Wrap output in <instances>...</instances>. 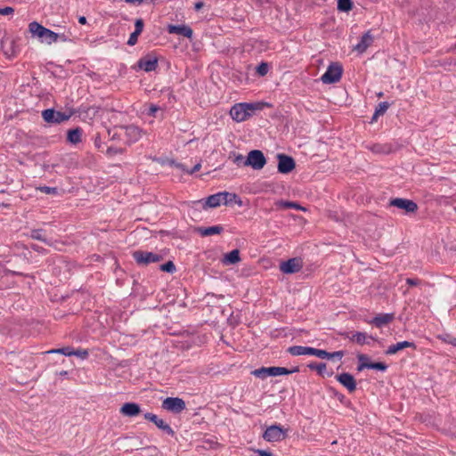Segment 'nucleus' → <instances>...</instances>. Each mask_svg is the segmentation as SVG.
I'll use <instances>...</instances> for the list:
<instances>
[{"label": "nucleus", "mask_w": 456, "mask_h": 456, "mask_svg": "<svg viewBox=\"0 0 456 456\" xmlns=\"http://www.w3.org/2000/svg\"><path fill=\"white\" fill-rule=\"evenodd\" d=\"M30 34L37 37L41 43L46 45H51L58 39H61V41L67 40L65 35L57 34L36 21L30 22Z\"/></svg>", "instance_id": "1"}, {"label": "nucleus", "mask_w": 456, "mask_h": 456, "mask_svg": "<svg viewBox=\"0 0 456 456\" xmlns=\"http://www.w3.org/2000/svg\"><path fill=\"white\" fill-rule=\"evenodd\" d=\"M256 110H259L257 103L240 102L231 108L230 115L236 122H242L250 118Z\"/></svg>", "instance_id": "2"}, {"label": "nucleus", "mask_w": 456, "mask_h": 456, "mask_svg": "<svg viewBox=\"0 0 456 456\" xmlns=\"http://www.w3.org/2000/svg\"><path fill=\"white\" fill-rule=\"evenodd\" d=\"M298 371V368L289 370L284 367H262L253 371V375L259 379H265L267 377H277L281 375H288Z\"/></svg>", "instance_id": "3"}, {"label": "nucleus", "mask_w": 456, "mask_h": 456, "mask_svg": "<svg viewBox=\"0 0 456 456\" xmlns=\"http://www.w3.org/2000/svg\"><path fill=\"white\" fill-rule=\"evenodd\" d=\"M266 164V159L260 150H252L243 162L244 167H251L255 170L262 169Z\"/></svg>", "instance_id": "4"}, {"label": "nucleus", "mask_w": 456, "mask_h": 456, "mask_svg": "<svg viewBox=\"0 0 456 456\" xmlns=\"http://www.w3.org/2000/svg\"><path fill=\"white\" fill-rule=\"evenodd\" d=\"M343 69L342 66L338 63H331L324 74L321 77V80L323 84H334L340 80L342 77Z\"/></svg>", "instance_id": "5"}, {"label": "nucleus", "mask_w": 456, "mask_h": 456, "mask_svg": "<svg viewBox=\"0 0 456 456\" xmlns=\"http://www.w3.org/2000/svg\"><path fill=\"white\" fill-rule=\"evenodd\" d=\"M72 116V112H61V111H56L53 109H47L43 110L42 117L44 120L47 123H54V124H61L64 121H67Z\"/></svg>", "instance_id": "6"}, {"label": "nucleus", "mask_w": 456, "mask_h": 456, "mask_svg": "<svg viewBox=\"0 0 456 456\" xmlns=\"http://www.w3.org/2000/svg\"><path fill=\"white\" fill-rule=\"evenodd\" d=\"M133 258L138 265H148L151 263H158L162 259V256L159 254L136 250L133 253Z\"/></svg>", "instance_id": "7"}, {"label": "nucleus", "mask_w": 456, "mask_h": 456, "mask_svg": "<svg viewBox=\"0 0 456 456\" xmlns=\"http://www.w3.org/2000/svg\"><path fill=\"white\" fill-rule=\"evenodd\" d=\"M162 408L173 413H180L185 408V402L179 397H167L162 402Z\"/></svg>", "instance_id": "8"}, {"label": "nucleus", "mask_w": 456, "mask_h": 456, "mask_svg": "<svg viewBox=\"0 0 456 456\" xmlns=\"http://www.w3.org/2000/svg\"><path fill=\"white\" fill-rule=\"evenodd\" d=\"M286 431L280 425H272L266 428L263 437L267 442H279L285 438Z\"/></svg>", "instance_id": "9"}, {"label": "nucleus", "mask_w": 456, "mask_h": 456, "mask_svg": "<svg viewBox=\"0 0 456 456\" xmlns=\"http://www.w3.org/2000/svg\"><path fill=\"white\" fill-rule=\"evenodd\" d=\"M278 159V172L281 174H289L296 167L295 160L292 157L279 153L277 155Z\"/></svg>", "instance_id": "10"}, {"label": "nucleus", "mask_w": 456, "mask_h": 456, "mask_svg": "<svg viewBox=\"0 0 456 456\" xmlns=\"http://www.w3.org/2000/svg\"><path fill=\"white\" fill-rule=\"evenodd\" d=\"M302 266L303 265L301 259L294 257L281 262L280 265V270L283 273L291 274L300 271Z\"/></svg>", "instance_id": "11"}, {"label": "nucleus", "mask_w": 456, "mask_h": 456, "mask_svg": "<svg viewBox=\"0 0 456 456\" xmlns=\"http://www.w3.org/2000/svg\"><path fill=\"white\" fill-rule=\"evenodd\" d=\"M390 206L405 210L406 213H414L418 209L417 204L407 199L395 198L390 200Z\"/></svg>", "instance_id": "12"}, {"label": "nucleus", "mask_w": 456, "mask_h": 456, "mask_svg": "<svg viewBox=\"0 0 456 456\" xmlns=\"http://www.w3.org/2000/svg\"><path fill=\"white\" fill-rule=\"evenodd\" d=\"M143 416L145 419L153 422L164 433L171 436L175 435L173 428L162 419H159L156 414L151 412H146Z\"/></svg>", "instance_id": "13"}, {"label": "nucleus", "mask_w": 456, "mask_h": 456, "mask_svg": "<svg viewBox=\"0 0 456 456\" xmlns=\"http://www.w3.org/2000/svg\"><path fill=\"white\" fill-rule=\"evenodd\" d=\"M337 380L343 385L350 393H353L356 389V381L353 375L345 372L336 377Z\"/></svg>", "instance_id": "14"}, {"label": "nucleus", "mask_w": 456, "mask_h": 456, "mask_svg": "<svg viewBox=\"0 0 456 456\" xmlns=\"http://www.w3.org/2000/svg\"><path fill=\"white\" fill-rule=\"evenodd\" d=\"M169 34H176L191 38L193 35L192 29L187 25H168L167 28Z\"/></svg>", "instance_id": "15"}, {"label": "nucleus", "mask_w": 456, "mask_h": 456, "mask_svg": "<svg viewBox=\"0 0 456 456\" xmlns=\"http://www.w3.org/2000/svg\"><path fill=\"white\" fill-rule=\"evenodd\" d=\"M125 134L129 143L137 142L142 135V131L138 126L131 125L124 127Z\"/></svg>", "instance_id": "16"}, {"label": "nucleus", "mask_w": 456, "mask_h": 456, "mask_svg": "<svg viewBox=\"0 0 456 456\" xmlns=\"http://www.w3.org/2000/svg\"><path fill=\"white\" fill-rule=\"evenodd\" d=\"M408 347L416 349V345L413 342L410 341L398 342L395 345L389 346L387 349L385 351V354L387 355H393L397 354L399 351Z\"/></svg>", "instance_id": "17"}, {"label": "nucleus", "mask_w": 456, "mask_h": 456, "mask_svg": "<svg viewBox=\"0 0 456 456\" xmlns=\"http://www.w3.org/2000/svg\"><path fill=\"white\" fill-rule=\"evenodd\" d=\"M373 36L370 34V32L367 31L362 35L359 43L354 46V50L360 53H364L367 48L373 43Z\"/></svg>", "instance_id": "18"}, {"label": "nucleus", "mask_w": 456, "mask_h": 456, "mask_svg": "<svg viewBox=\"0 0 456 456\" xmlns=\"http://www.w3.org/2000/svg\"><path fill=\"white\" fill-rule=\"evenodd\" d=\"M227 197V191L218 192L208 196L206 199L205 206L208 208H216L223 204L224 199Z\"/></svg>", "instance_id": "19"}, {"label": "nucleus", "mask_w": 456, "mask_h": 456, "mask_svg": "<svg viewBox=\"0 0 456 456\" xmlns=\"http://www.w3.org/2000/svg\"><path fill=\"white\" fill-rule=\"evenodd\" d=\"M141 412L139 404L135 403H126L120 408V413L127 417L137 416Z\"/></svg>", "instance_id": "20"}, {"label": "nucleus", "mask_w": 456, "mask_h": 456, "mask_svg": "<svg viewBox=\"0 0 456 456\" xmlns=\"http://www.w3.org/2000/svg\"><path fill=\"white\" fill-rule=\"evenodd\" d=\"M138 67L146 71H153L158 67V60L156 58H142L138 61Z\"/></svg>", "instance_id": "21"}, {"label": "nucleus", "mask_w": 456, "mask_h": 456, "mask_svg": "<svg viewBox=\"0 0 456 456\" xmlns=\"http://www.w3.org/2000/svg\"><path fill=\"white\" fill-rule=\"evenodd\" d=\"M395 318L394 314H380L375 316L370 323L375 325L378 328H381L384 325L391 322Z\"/></svg>", "instance_id": "22"}, {"label": "nucleus", "mask_w": 456, "mask_h": 456, "mask_svg": "<svg viewBox=\"0 0 456 456\" xmlns=\"http://www.w3.org/2000/svg\"><path fill=\"white\" fill-rule=\"evenodd\" d=\"M240 261L239 249H233L225 254L222 259L224 265H235Z\"/></svg>", "instance_id": "23"}, {"label": "nucleus", "mask_w": 456, "mask_h": 456, "mask_svg": "<svg viewBox=\"0 0 456 456\" xmlns=\"http://www.w3.org/2000/svg\"><path fill=\"white\" fill-rule=\"evenodd\" d=\"M224 228L221 225H214L210 227H199L198 232L203 236L208 237L215 234H219L223 232Z\"/></svg>", "instance_id": "24"}, {"label": "nucleus", "mask_w": 456, "mask_h": 456, "mask_svg": "<svg viewBox=\"0 0 456 456\" xmlns=\"http://www.w3.org/2000/svg\"><path fill=\"white\" fill-rule=\"evenodd\" d=\"M82 129L80 127H76L74 129H70L68 131V141L70 143L77 144L81 142L82 137Z\"/></svg>", "instance_id": "25"}, {"label": "nucleus", "mask_w": 456, "mask_h": 456, "mask_svg": "<svg viewBox=\"0 0 456 456\" xmlns=\"http://www.w3.org/2000/svg\"><path fill=\"white\" fill-rule=\"evenodd\" d=\"M350 339L359 345L369 344L368 339H374L371 336H368L364 332H355L352 335Z\"/></svg>", "instance_id": "26"}, {"label": "nucleus", "mask_w": 456, "mask_h": 456, "mask_svg": "<svg viewBox=\"0 0 456 456\" xmlns=\"http://www.w3.org/2000/svg\"><path fill=\"white\" fill-rule=\"evenodd\" d=\"M2 47L4 51V53L8 56L15 55L17 50L13 46V42L11 38L7 37L2 41Z\"/></svg>", "instance_id": "27"}, {"label": "nucleus", "mask_w": 456, "mask_h": 456, "mask_svg": "<svg viewBox=\"0 0 456 456\" xmlns=\"http://www.w3.org/2000/svg\"><path fill=\"white\" fill-rule=\"evenodd\" d=\"M307 367L312 370H316L317 373L321 376H323L325 371H326V369H327V365L326 363L324 362H312V363H309L307 365Z\"/></svg>", "instance_id": "28"}, {"label": "nucleus", "mask_w": 456, "mask_h": 456, "mask_svg": "<svg viewBox=\"0 0 456 456\" xmlns=\"http://www.w3.org/2000/svg\"><path fill=\"white\" fill-rule=\"evenodd\" d=\"M36 191L44 192L45 194L53 195V196L60 195L59 190L57 187L38 186V187H36Z\"/></svg>", "instance_id": "29"}, {"label": "nucleus", "mask_w": 456, "mask_h": 456, "mask_svg": "<svg viewBox=\"0 0 456 456\" xmlns=\"http://www.w3.org/2000/svg\"><path fill=\"white\" fill-rule=\"evenodd\" d=\"M229 159H232L238 167L243 166V162L246 159L242 154L235 151L230 152Z\"/></svg>", "instance_id": "30"}, {"label": "nucleus", "mask_w": 456, "mask_h": 456, "mask_svg": "<svg viewBox=\"0 0 456 456\" xmlns=\"http://www.w3.org/2000/svg\"><path fill=\"white\" fill-rule=\"evenodd\" d=\"M357 358L359 361V365L357 367V370L359 371L362 370L365 368L370 369V362H368L369 357L367 355L361 354H358Z\"/></svg>", "instance_id": "31"}, {"label": "nucleus", "mask_w": 456, "mask_h": 456, "mask_svg": "<svg viewBox=\"0 0 456 456\" xmlns=\"http://www.w3.org/2000/svg\"><path fill=\"white\" fill-rule=\"evenodd\" d=\"M46 354H61L63 355H66V356H71L73 355V348L69 347V346H67V347H62V348H58V349H52V350H49L47 352H45Z\"/></svg>", "instance_id": "32"}, {"label": "nucleus", "mask_w": 456, "mask_h": 456, "mask_svg": "<svg viewBox=\"0 0 456 456\" xmlns=\"http://www.w3.org/2000/svg\"><path fill=\"white\" fill-rule=\"evenodd\" d=\"M437 338L444 343H447V344L456 346V338H454L452 335H451L449 333L439 334L437 336Z\"/></svg>", "instance_id": "33"}, {"label": "nucleus", "mask_w": 456, "mask_h": 456, "mask_svg": "<svg viewBox=\"0 0 456 456\" xmlns=\"http://www.w3.org/2000/svg\"><path fill=\"white\" fill-rule=\"evenodd\" d=\"M353 3L351 0H338V9L342 12H348L352 9Z\"/></svg>", "instance_id": "34"}, {"label": "nucleus", "mask_w": 456, "mask_h": 456, "mask_svg": "<svg viewBox=\"0 0 456 456\" xmlns=\"http://www.w3.org/2000/svg\"><path fill=\"white\" fill-rule=\"evenodd\" d=\"M305 346H293L288 348V352L294 356L305 355Z\"/></svg>", "instance_id": "35"}, {"label": "nucleus", "mask_w": 456, "mask_h": 456, "mask_svg": "<svg viewBox=\"0 0 456 456\" xmlns=\"http://www.w3.org/2000/svg\"><path fill=\"white\" fill-rule=\"evenodd\" d=\"M390 104L387 102H381L376 107V116H382L386 113Z\"/></svg>", "instance_id": "36"}, {"label": "nucleus", "mask_w": 456, "mask_h": 456, "mask_svg": "<svg viewBox=\"0 0 456 456\" xmlns=\"http://www.w3.org/2000/svg\"><path fill=\"white\" fill-rule=\"evenodd\" d=\"M279 205L284 208H295L297 210H305V208L303 207H301L297 202H293V201H283L282 200L279 203Z\"/></svg>", "instance_id": "37"}, {"label": "nucleus", "mask_w": 456, "mask_h": 456, "mask_svg": "<svg viewBox=\"0 0 456 456\" xmlns=\"http://www.w3.org/2000/svg\"><path fill=\"white\" fill-rule=\"evenodd\" d=\"M30 238L46 242L45 233L42 230H33L30 232Z\"/></svg>", "instance_id": "38"}, {"label": "nucleus", "mask_w": 456, "mask_h": 456, "mask_svg": "<svg viewBox=\"0 0 456 456\" xmlns=\"http://www.w3.org/2000/svg\"><path fill=\"white\" fill-rule=\"evenodd\" d=\"M160 270L169 273H173L175 271V265L172 261H168L160 265Z\"/></svg>", "instance_id": "39"}, {"label": "nucleus", "mask_w": 456, "mask_h": 456, "mask_svg": "<svg viewBox=\"0 0 456 456\" xmlns=\"http://www.w3.org/2000/svg\"><path fill=\"white\" fill-rule=\"evenodd\" d=\"M269 71V66L266 62H261L257 67H256V72L258 75L260 76H265L268 73Z\"/></svg>", "instance_id": "40"}, {"label": "nucleus", "mask_w": 456, "mask_h": 456, "mask_svg": "<svg viewBox=\"0 0 456 456\" xmlns=\"http://www.w3.org/2000/svg\"><path fill=\"white\" fill-rule=\"evenodd\" d=\"M370 369L385 371L387 369V365L385 364L384 362H370Z\"/></svg>", "instance_id": "41"}, {"label": "nucleus", "mask_w": 456, "mask_h": 456, "mask_svg": "<svg viewBox=\"0 0 456 456\" xmlns=\"http://www.w3.org/2000/svg\"><path fill=\"white\" fill-rule=\"evenodd\" d=\"M329 352L315 348L314 356H316L321 359H328Z\"/></svg>", "instance_id": "42"}, {"label": "nucleus", "mask_w": 456, "mask_h": 456, "mask_svg": "<svg viewBox=\"0 0 456 456\" xmlns=\"http://www.w3.org/2000/svg\"><path fill=\"white\" fill-rule=\"evenodd\" d=\"M140 34L141 33L136 32V31H134L133 33H131V35L128 38V41H127V45H134L137 43V39H138V37Z\"/></svg>", "instance_id": "43"}, {"label": "nucleus", "mask_w": 456, "mask_h": 456, "mask_svg": "<svg viewBox=\"0 0 456 456\" xmlns=\"http://www.w3.org/2000/svg\"><path fill=\"white\" fill-rule=\"evenodd\" d=\"M237 198H238V196L235 193L227 192V197H225V199H224L223 204L227 205L229 203L236 201Z\"/></svg>", "instance_id": "44"}, {"label": "nucleus", "mask_w": 456, "mask_h": 456, "mask_svg": "<svg viewBox=\"0 0 456 456\" xmlns=\"http://www.w3.org/2000/svg\"><path fill=\"white\" fill-rule=\"evenodd\" d=\"M344 355H345V354L343 351H336L333 353H329L328 359L337 358L338 360H341Z\"/></svg>", "instance_id": "45"}, {"label": "nucleus", "mask_w": 456, "mask_h": 456, "mask_svg": "<svg viewBox=\"0 0 456 456\" xmlns=\"http://www.w3.org/2000/svg\"><path fill=\"white\" fill-rule=\"evenodd\" d=\"M73 355H76L77 357H80L81 359H85L88 356V352L86 350H74L73 349Z\"/></svg>", "instance_id": "46"}, {"label": "nucleus", "mask_w": 456, "mask_h": 456, "mask_svg": "<svg viewBox=\"0 0 456 456\" xmlns=\"http://www.w3.org/2000/svg\"><path fill=\"white\" fill-rule=\"evenodd\" d=\"M134 31L142 33L143 29V20L142 19H137L134 23Z\"/></svg>", "instance_id": "47"}, {"label": "nucleus", "mask_w": 456, "mask_h": 456, "mask_svg": "<svg viewBox=\"0 0 456 456\" xmlns=\"http://www.w3.org/2000/svg\"><path fill=\"white\" fill-rule=\"evenodd\" d=\"M14 12L13 8L12 7H4V8H0V14L1 15H10V14H12Z\"/></svg>", "instance_id": "48"}, {"label": "nucleus", "mask_w": 456, "mask_h": 456, "mask_svg": "<svg viewBox=\"0 0 456 456\" xmlns=\"http://www.w3.org/2000/svg\"><path fill=\"white\" fill-rule=\"evenodd\" d=\"M122 152V150L121 149H118V148H112V147H110L108 148L107 150V153L109 155H114V154H118V153H121Z\"/></svg>", "instance_id": "49"}, {"label": "nucleus", "mask_w": 456, "mask_h": 456, "mask_svg": "<svg viewBox=\"0 0 456 456\" xmlns=\"http://www.w3.org/2000/svg\"><path fill=\"white\" fill-rule=\"evenodd\" d=\"M159 110V107L156 106V105H153L151 104L150 107H149V110H148V114L151 115V116H155V113Z\"/></svg>", "instance_id": "50"}, {"label": "nucleus", "mask_w": 456, "mask_h": 456, "mask_svg": "<svg viewBox=\"0 0 456 456\" xmlns=\"http://www.w3.org/2000/svg\"><path fill=\"white\" fill-rule=\"evenodd\" d=\"M406 283L410 286H417L419 284V280L408 278V279H406Z\"/></svg>", "instance_id": "51"}, {"label": "nucleus", "mask_w": 456, "mask_h": 456, "mask_svg": "<svg viewBox=\"0 0 456 456\" xmlns=\"http://www.w3.org/2000/svg\"><path fill=\"white\" fill-rule=\"evenodd\" d=\"M314 350H315V348H314V347L305 346V355H314Z\"/></svg>", "instance_id": "52"}, {"label": "nucleus", "mask_w": 456, "mask_h": 456, "mask_svg": "<svg viewBox=\"0 0 456 456\" xmlns=\"http://www.w3.org/2000/svg\"><path fill=\"white\" fill-rule=\"evenodd\" d=\"M256 452L259 454V456H273L271 452L264 450H257Z\"/></svg>", "instance_id": "53"}, {"label": "nucleus", "mask_w": 456, "mask_h": 456, "mask_svg": "<svg viewBox=\"0 0 456 456\" xmlns=\"http://www.w3.org/2000/svg\"><path fill=\"white\" fill-rule=\"evenodd\" d=\"M200 167H201V166H200V164H196V165L192 167V169L188 170V171H187V173H189V174H193V173H195V172L199 171V170L200 169Z\"/></svg>", "instance_id": "54"}, {"label": "nucleus", "mask_w": 456, "mask_h": 456, "mask_svg": "<svg viewBox=\"0 0 456 456\" xmlns=\"http://www.w3.org/2000/svg\"><path fill=\"white\" fill-rule=\"evenodd\" d=\"M204 6V3L203 2H197L195 4H194V9L195 11H200L202 7Z\"/></svg>", "instance_id": "55"}, {"label": "nucleus", "mask_w": 456, "mask_h": 456, "mask_svg": "<svg viewBox=\"0 0 456 456\" xmlns=\"http://www.w3.org/2000/svg\"><path fill=\"white\" fill-rule=\"evenodd\" d=\"M78 22H79L80 24L85 25V24L86 23V18L85 16H81V17H79V18H78Z\"/></svg>", "instance_id": "56"}, {"label": "nucleus", "mask_w": 456, "mask_h": 456, "mask_svg": "<svg viewBox=\"0 0 456 456\" xmlns=\"http://www.w3.org/2000/svg\"><path fill=\"white\" fill-rule=\"evenodd\" d=\"M31 248H32V249H34V250H36V251H39L41 248H40V247H38V246H37V245H36V244L30 243V249H31Z\"/></svg>", "instance_id": "57"}, {"label": "nucleus", "mask_w": 456, "mask_h": 456, "mask_svg": "<svg viewBox=\"0 0 456 456\" xmlns=\"http://www.w3.org/2000/svg\"><path fill=\"white\" fill-rule=\"evenodd\" d=\"M379 116H376V111H375V112H374V114H373V116H372V118H371V123H373V122L377 121V119H378V118H379Z\"/></svg>", "instance_id": "58"}, {"label": "nucleus", "mask_w": 456, "mask_h": 456, "mask_svg": "<svg viewBox=\"0 0 456 456\" xmlns=\"http://www.w3.org/2000/svg\"><path fill=\"white\" fill-rule=\"evenodd\" d=\"M67 373H68L67 371L63 370V371L60 372V375L64 376V375H67Z\"/></svg>", "instance_id": "59"}, {"label": "nucleus", "mask_w": 456, "mask_h": 456, "mask_svg": "<svg viewBox=\"0 0 456 456\" xmlns=\"http://www.w3.org/2000/svg\"><path fill=\"white\" fill-rule=\"evenodd\" d=\"M378 96H379V97H382V96H383V93H382V92H379V93L378 94Z\"/></svg>", "instance_id": "60"}]
</instances>
